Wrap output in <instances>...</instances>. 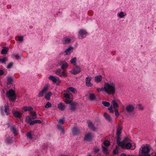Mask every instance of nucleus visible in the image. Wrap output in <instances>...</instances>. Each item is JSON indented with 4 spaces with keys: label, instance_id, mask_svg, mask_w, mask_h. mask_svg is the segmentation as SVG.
Listing matches in <instances>:
<instances>
[{
    "label": "nucleus",
    "instance_id": "nucleus-9",
    "mask_svg": "<svg viewBox=\"0 0 156 156\" xmlns=\"http://www.w3.org/2000/svg\"><path fill=\"white\" fill-rule=\"evenodd\" d=\"M12 113L13 115L16 118H20L22 116V113L20 111L17 110H13Z\"/></svg>",
    "mask_w": 156,
    "mask_h": 156
},
{
    "label": "nucleus",
    "instance_id": "nucleus-31",
    "mask_svg": "<svg viewBox=\"0 0 156 156\" xmlns=\"http://www.w3.org/2000/svg\"><path fill=\"white\" fill-rule=\"evenodd\" d=\"M7 83L8 84H12L13 82V79L11 77H9L7 79Z\"/></svg>",
    "mask_w": 156,
    "mask_h": 156
},
{
    "label": "nucleus",
    "instance_id": "nucleus-30",
    "mask_svg": "<svg viewBox=\"0 0 156 156\" xmlns=\"http://www.w3.org/2000/svg\"><path fill=\"white\" fill-rule=\"evenodd\" d=\"M124 13L123 12L121 11L119 13H118V16L120 18H122L125 16Z\"/></svg>",
    "mask_w": 156,
    "mask_h": 156
},
{
    "label": "nucleus",
    "instance_id": "nucleus-50",
    "mask_svg": "<svg viewBox=\"0 0 156 156\" xmlns=\"http://www.w3.org/2000/svg\"><path fill=\"white\" fill-rule=\"evenodd\" d=\"M137 107H138V108L139 110H143L144 109V108H143V107H142V105L140 104H139L138 105Z\"/></svg>",
    "mask_w": 156,
    "mask_h": 156
},
{
    "label": "nucleus",
    "instance_id": "nucleus-15",
    "mask_svg": "<svg viewBox=\"0 0 156 156\" xmlns=\"http://www.w3.org/2000/svg\"><path fill=\"white\" fill-rule=\"evenodd\" d=\"M93 137V135L90 133H88L85 136L84 139L86 141L90 140Z\"/></svg>",
    "mask_w": 156,
    "mask_h": 156
},
{
    "label": "nucleus",
    "instance_id": "nucleus-2",
    "mask_svg": "<svg viewBox=\"0 0 156 156\" xmlns=\"http://www.w3.org/2000/svg\"><path fill=\"white\" fill-rule=\"evenodd\" d=\"M129 141L128 138L126 137L122 141L120 142V135H117V144L123 149H129L131 148L132 144Z\"/></svg>",
    "mask_w": 156,
    "mask_h": 156
},
{
    "label": "nucleus",
    "instance_id": "nucleus-56",
    "mask_svg": "<svg viewBox=\"0 0 156 156\" xmlns=\"http://www.w3.org/2000/svg\"><path fill=\"white\" fill-rule=\"evenodd\" d=\"M16 98H10L9 100L11 101H14L16 100Z\"/></svg>",
    "mask_w": 156,
    "mask_h": 156
},
{
    "label": "nucleus",
    "instance_id": "nucleus-18",
    "mask_svg": "<svg viewBox=\"0 0 156 156\" xmlns=\"http://www.w3.org/2000/svg\"><path fill=\"white\" fill-rule=\"evenodd\" d=\"M88 126L89 128H90L93 131H95L96 129L95 128L92 122L90 121H89L88 122Z\"/></svg>",
    "mask_w": 156,
    "mask_h": 156
},
{
    "label": "nucleus",
    "instance_id": "nucleus-42",
    "mask_svg": "<svg viewBox=\"0 0 156 156\" xmlns=\"http://www.w3.org/2000/svg\"><path fill=\"white\" fill-rule=\"evenodd\" d=\"M65 122V119L64 118H62L59 120V124H62Z\"/></svg>",
    "mask_w": 156,
    "mask_h": 156
},
{
    "label": "nucleus",
    "instance_id": "nucleus-55",
    "mask_svg": "<svg viewBox=\"0 0 156 156\" xmlns=\"http://www.w3.org/2000/svg\"><path fill=\"white\" fill-rule=\"evenodd\" d=\"M29 124L30 125H33L34 124V123L33 122V121H31L29 123Z\"/></svg>",
    "mask_w": 156,
    "mask_h": 156
},
{
    "label": "nucleus",
    "instance_id": "nucleus-64",
    "mask_svg": "<svg viewBox=\"0 0 156 156\" xmlns=\"http://www.w3.org/2000/svg\"><path fill=\"white\" fill-rule=\"evenodd\" d=\"M155 156H156V153H155Z\"/></svg>",
    "mask_w": 156,
    "mask_h": 156
},
{
    "label": "nucleus",
    "instance_id": "nucleus-39",
    "mask_svg": "<svg viewBox=\"0 0 156 156\" xmlns=\"http://www.w3.org/2000/svg\"><path fill=\"white\" fill-rule=\"evenodd\" d=\"M32 114V119H35L37 118V114L35 112H31Z\"/></svg>",
    "mask_w": 156,
    "mask_h": 156
},
{
    "label": "nucleus",
    "instance_id": "nucleus-3",
    "mask_svg": "<svg viewBox=\"0 0 156 156\" xmlns=\"http://www.w3.org/2000/svg\"><path fill=\"white\" fill-rule=\"evenodd\" d=\"M151 150L150 147L147 145L142 147L139 153V156H150L149 154Z\"/></svg>",
    "mask_w": 156,
    "mask_h": 156
},
{
    "label": "nucleus",
    "instance_id": "nucleus-41",
    "mask_svg": "<svg viewBox=\"0 0 156 156\" xmlns=\"http://www.w3.org/2000/svg\"><path fill=\"white\" fill-rule=\"evenodd\" d=\"M78 129L76 128H75L73 130V133L74 134H76L77 133H78Z\"/></svg>",
    "mask_w": 156,
    "mask_h": 156
},
{
    "label": "nucleus",
    "instance_id": "nucleus-40",
    "mask_svg": "<svg viewBox=\"0 0 156 156\" xmlns=\"http://www.w3.org/2000/svg\"><path fill=\"white\" fill-rule=\"evenodd\" d=\"M13 57H14L16 58L17 59H18L20 58V57L19 55L16 54H13L12 55Z\"/></svg>",
    "mask_w": 156,
    "mask_h": 156
},
{
    "label": "nucleus",
    "instance_id": "nucleus-17",
    "mask_svg": "<svg viewBox=\"0 0 156 156\" xmlns=\"http://www.w3.org/2000/svg\"><path fill=\"white\" fill-rule=\"evenodd\" d=\"M102 80V76L101 75H98L94 77L95 81L98 83L101 82Z\"/></svg>",
    "mask_w": 156,
    "mask_h": 156
},
{
    "label": "nucleus",
    "instance_id": "nucleus-7",
    "mask_svg": "<svg viewBox=\"0 0 156 156\" xmlns=\"http://www.w3.org/2000/svg\"><path fill=\"white\" fill-rule=\"evenodd\" d=\"M81 72V69L77 66H75V67L70 71V73L74 75L79 73Z\"/></svg>",
    "mask_w": 156,
    "mask_h": 156
},
{
    "label": "nucleus",
    "instance_id": "nucleus-52",
    "mask_svg": "<svg viewBox=\"0 0 156 156\" xmlns=\"http://www.w3.org/2000/svg\"><path fill=\"white\" fill-rule=\"evenodd\" d=\"M4 73V72L2 70L0 69V76H1L3 75Z\"/></svg>",
    "mask_w": 156,
    "mask_h": 156
},
{
    "label": "nucleus",
    "instance_id": "nucleus-10",
    "mask_svg": "<svg viewBox=\"0 0 156 156\" xmlns=\"http://www.w3.org/2000/svg\"><path fill=\"white\" fill-rule=\"evenodd\" d=\"M59 64L62 69L66 70L65 69L68 67V64L65 61H61Z\"/></svg>",
    "mask_w": 156,
    "mask_h": 156
},
{
    "label": "nucleus",
    "instance_id": "nucleus-37",
    "mask_svg": "<svg viewBox=\"0 0 156 156\" xmlns=\"http://www.w3.org/2000/svg\"><path fill=\"white\" fill-rule=\"evenodd\" d=\"M71 94L68 92V93L65 94L64 98H70L71 97Z\"/></svg>",
    "mask_w": 156,
    "mask_h": 156
},
{
    "label": "nucleus",
    "instance_id": "nucleus-44",
    "mask_svg": "<svg viewBox=\"0 0 156 156\" xmlns=\"http://www.w3.org/2000/svg\"><path fill=\"white\" fill-rule=\"evenodd\" d=\"M115 116L117 117L119 116V112L117 109H115Z\"/></svg>",
    "mask_w": 156,
    "mask_h": 156
},
{
    "label": "nucleus",
    "instance_id": "nucleus-27",
    "mask_svg": "<svg viewBox=\"0 0 156 156\" xmlns=\"http://www.w3.org/2000/svg\"><path fill=\"white\" fill-rule=\"evenodd\" d=\"M65 108V107L64 104L60 103L59 104V109L63 111L64 110Z\"/></svg>",
    "mask_w": 156,
    "mask_h": 156
},
{
    "label": "nucleus",
    "instance_id": "nucleus-28",
    "mask_svg": "<svg viewBox=\"0 0 156 156\" xmlns=\"http://www.w3.org/2000/svg\"><path fill=\"white\" fill-rule=\"evenodd\" d=\"M112 104L113 106V108L115 109H117V108L119 107V105L115 101H112Z\"/></svg>",
    "mask_w": 156,
    "mask_h": 156
},
{
    "label": "nucleus",
    "instance_id": "nucleus-33",
    "mask_svg": "<svg viewBox=\"0 0 156 156\" xmlns=\"http://www.w3.org/2000/svg\"><path fill=\"white\" fill-rule=\"evenodd\" d=\"M102 104L103 105L106 107H108L110 105V103L108 102H107L105 101H103L102 102Z\"/></svg>",
    "mask_w": 156,
    "mask_h": 156
},
{
    "label": "nucleus",
    "instance_id": "nucleus-11",
    "mask_svg": "<svg viewBox=\"0 0 156 156\" xmlns=\"http://www.w3.org/2000/svg\"><path fill=\"white\" fill-rule=\"evenodd\" d=\"M67 76V71L66 70L62 69H59V76L62 77H66Z\"/></svg>",
    "mask_w": 156,
    "mask_h": 156
},
{
    "label": "nucleus",
    "instance_id": "nucleus-1",
    "mask_svg": "<svg viewBox=\"0 0 156 156\" xmlns=\"http://www.w3.org/2000/svg\"><path fill=\"white\" fill-rule=\"evenodd\" d=\"M104 90L109 95L113 96L115 92V85L113 83H105L104 84Z\"/></svg>",
    "mask_w": 156,
    "mask_h": 156
},
{
    "label": "nucleus",
    "instance_id": "nucleus-49",
    "mask_svg": "<svg viewBox=\"0 0 156 156\" xmlns=\"http://www.w3.org/2000/svg\"><path fill=\"white\" fill-rule=\"evenodd\" d=\"M88 94H89V98H95V95L94 94H89L88 93Z\"/></svg>",
    "mask_w": 156,
    "mask_h": 156
},
{
    "label": "nucleus",
    "instance_id": "nucleus-60",
    "mask_svg": "<svg viewBox=\"0 0 156 156\" xmlns=\"http://www.w3.org/2000/svg\"><path fill=\"white\" fill-rule=\"evenodd\" d=\"M95 98H90V100H94Z\"/></svg>",
    "mask_w": 156,
    "mask_h": 156
},
{
    "label": "nucleus",
    "instance_id": "nucleus-29",
    "mask_svg": "<svg viewBox=\"0 0 156 156\" xmlns=\"http://www.w3.org/2000/svg\"><path fill=\"white\" fill-rule=\"evenodd\" d=\"M76 57L73 58L71 60V63L76 66Z\"/></svg>",
    "mask_w": 156,
    "mask_h": 156
},
{
    "label": "nucleus",
    "instance_id": "nucleus-24",
    "mask_svg": "<svg viewBox=\"0 0 156 156\" xmlns=\"http://www.w3.org/2000/svg\"><path fill=\"white\" fill-rule=\"evenodd\" d=\"M64 42H63L65 44H69L71 42V39L70 38L66 37L64 39Z\"/></svg>",
    "mask_w": 156,
    "mask_h": 156
},
{
    "label": "nucleus",
    "instance_id": "nucleus-14",
    "mask_svg": "<svg viewBox=\"0 0 156 156\" xmlns=\"http://www.w3.org/2000/svg\"><path fill=\"white\" fill-rule=\"evenodd\" d=\"M126 109L128 112H131L134 109V107L131 105H128L126 107Z\"/></svg>",
    "mask_w": 156,
    "mask_h": 156
},
{
    "label": "nucleus",
    "instance_id": "nucleus-48",
    "mask_svg": "<svg viewBox=\"0 0 156 156\" xmlns=\"http://www.w3.org/2000/svg\"><path fill=\"white\" fill-rule=\"evenodd\" d=\"M23 38L22 36H20L19 37L18 40L20 42H23Z\"/></svg>",
    "mask_w": 156,
    "mask_h": 156
},
{
    "label": "nucleus",
    "instance_id": "nucleus-51",
    "mask_svg": "<svg viewBox=\"0 0 156 156\" xmlns=\"http://www.w3.org/2000/svg\"><path fill=\"white\" fill-rule=\"evenodd\" d=\"M108 109L111 113H113V110L112 106H111L110 108H108Z\"/></svg>",
    "mask_w": 156,
    "mask_h": 156
},
{
    "label": "nucleus",
    "instance_id": "nucleus-57",
    "mask_svg": "<svg viewBox=\"0 0 156 156\" xmlns=\"http://www.w3.org/2000/svg\"><path fill=\"white\" fill-rule=\"evenodd\" d=\"M99 151V149L98 148H96L94 149V151L96 152H97L98 151Z\"/></svg>",
    "mask_w": 156,
    "mask_h": 156
},
{
    "label": "nucleus",
    "instance_id": "nucleus-21",
    "mask_svg": "<svg viewBox=\"0 0 156 156\" xmlns=\"http://www.w3.org/2000/svg\"><path fill=\"white\" fill-rule=\"evenodd\" d=\"M49 79L52 80L54 83H56L57 80L55 76H51L49 77Z\"/></svg>",
    "mask_w": 156,
    "mask_h": 156
},
{
    "label": "nucleus",
    "instance_id": "nucleus-47",
    "mask_svg": "<svg viewBox=\"0 0 156 156\" xmlns=\"http://www.w3.org/2000/svg\"><path fill=\"white\" fill-rule=\"evenodd\" d=\"M12 65L13 63L12 62H10L9 64L7 66L6 68L7 69H10L12 67Z\"/></svg>",
    "mask_w": 156,
    "mask_h": 156
},
{
    "label": "nucleus",
    "instance_id": "nucleus-32",
    "mask_svg": "<svg viewBox=\"0 0 156 156\" xmlns=\"http://www.w3.org/2000/svg\"><path fill=\"white\" fill-rule=\"evenodd\" d=\"M5 113L6 115H8L9 113V108L7 106L5 105Z\"/></svg>",
    "mask_w": 156,
    "mask_h": 156
},
{
    "label": "nucleus",
    "instance_id": "nucleus-26",
    "mask_svg": "<svg viewBox=\"0 0 156 156\" xmlns=\"http://www.w3.org/2000/svg\"><path fill=\"white\" fill-rule=\"evenodd\" d=\"M26 136L29 139H32V132L30 131V132H28L26 134Z\"/></svg>",
    "mask_w": 156,
    "mask_h": 156
},
{
    "label": "nucleus",
    "instance_id": "nucleus-43",
    "mask_svg": "<svg viewBox=\"0 0 156 156\" xmlns=\"http://www.w3.org/2000/svg\"><path fill=\"white\" fill-rule=\"evenodd\" d=\"M97 90L98 92L103 91L104 90L105 91L104 87V88L101 87V88H97Z\"/></svg>",
    "mask_w": 156,
    "mask_h": 156
},
{
    "label": "nucleus",
    "instance_id": "nucleus-34",
    "mask_svg": "<svg viewBox=\"0 0 156 156\" xmlns=\"http://www.w3.org/2000/svg\"><path fill=\"white\" fill-rule=\"evenodd\" d=\"M52 94V93L51 92H48L45 93L44 98H50Z\"/></svg>",
    "mask_w": 156,
    "mask_h": 156
},
{
    "label": "nucleus",
    "instance_id": "nucleus-54",
    "mask_svg": "<svg viewBox=\"0 0 156 156\" xmlns=\"http://www.w3.org/2000/svg\"><path fill=\"white\" fill-rule=\"evenodd\" d=\"M36 121V123H41V121L39 120H35Z\"/></svg>",
    "mask_w": 156,
    "mask_h": 156
},
{
    "label": "nucleus",
    "instance_id": "nucleus-38",
    "mask_svg": "<svg viewBox=\"0 0 156 156\" xmlns=\"http://www.w3.org/2000/svg\"><path fill=\"white\" fill-rule=\"evenodd\" d=\"M8 51L6 49L3 48L1 52L2 54H5Z\"/></svg>",
    "mask_w": 156,
    "mask_h": 156
},
{
    "label": "nucleus",
    "instance_id": "nucleus-22",
    "mask_svg": "<svg viewBox=\"0 0 156 156\" xmlns=\"http://www.w3.org/2000/svg\"><path fill=\"white\" fill-rule=\"evenodd\" d=\"M23 109L25 112L31 111L33 109V108L30 106H24L23 108Z\"/></svg>",
    "mask_w": 156,
    "mask_h": 156
},
{
    "label": "nucleus",
    "instance_id": "nucleus-23",
    "mask_svg": "<svg viewBox=\"0 0 156 156\" xmlns=\"http://www.w3.org/2000/svg\"><path fill=\"white\" fill-rule=\"evenodd\" d=\"M122 129V128L121 126H119L117 129L116 134L117 135H120L121 133V131Z\"/></svg>",
    "mask_w": 156,
    "mask_h": 156
},
{
    "label": "nucleus",
    "instance_id": "nucleus-19",
    "mask_svg": "<svg viewBox=\"0 0 156 156\" xmlns=\"http://www.w3.org/2000/svg\"><path fill=\"white\" fill-rule=\"evenodd\" d=\"M67 90L69 92L71 91L74 94L76 93L77 92L76 90L73 87H69L67 89Z\"/></svg>",
    "mask_w": 156,
    "mask_h": 156
},
{
    "label": "nucleus",
    "instance_id": "nucleus-46",
    "mask_svg": "<svg viewBox=\"0 0 156 156\" xmlns=\"http://www.w3.org/2000/svg\"><path fill=\"white\" fill-rule=\"evenodd\" d=\"M60 130L61 131V134H63L64 133V131L63 129V127L62 126H59V130Z\"/></svg>",
    "mask_w": 156,
    "mask_h": 156
},
{
    "label": "nucleus",
    "instance_id": "nucleus-4",
    "mask_svg": "<svg viewBox=\"0 0 156 156\" xmlns=\"http://www.w3.org/2000/svg\"><path fill=\"white\" fill-rule=\"evenodd\" d=\"M64 100L66 104H70V109L71 110L74 111L76 109L77 103L75 102H73L72 98H66Z\"/></svg>",
    "mask_w": 156,
    "mask_h": 156
},
{
    "label": "nucleus",
    "instance_id": "nucleus-35",
    "mask_svg": "<svg viewBox=\"0 0 156 156\" xmlns=\"http://www.w3.org/2000/svg\"><path fill=\"white\" fill-rule=\"evenodd\" d=\"M51 103L49 102H48L46 105H45L44 107L45 108H48L51 107Z\"/></svg>",
    "mask_w": 156,
    "mask_h": 156
},
{
    "label": "nucleus",
    "instance_id": "nucleus-13",
    "mask_svg": "<svg viewBox=\"0 0 156 156\" xmlns=\"http://www.w3.org/2000/svg\"><path fill=\"white\" fill-rule=\"evenodd\" d=\"M92 78V77L91 76L87 77L86 78V84L88 87H90L93 86V84L90 82Z\"/></svg>",
    "mask_w": 156,
    "mask_h": 156
},
{
    "label": "nucleus",
    "instance_id": "nucleus-53",
    "mask_svg": "<svg viewBox=\"0 0 156 156\" xmlns=\"http://www.w3.org/2000/svg\"><path fill=\"white\" fill-rule=\"evenodd\" d=\"M118 151L117 150H115L113 151V153L114 154H115L118 153Z\"/></svg>",
    "mask_w": 156,
    "mask_h": 156
},
{
    "label": "nucleus",
    "instance_id": "nucleus-16",
    "mask_svg": "<svg viewBox=\"0 0 156 156\" xmlns=\"http://www.w3.org/2000/svg\"><path fill=\"white\" fill-rule=\"evenodd\" d=\"M73 49V47L72 46H70L65 50V52L66 53V54L67 55H69L72 51Z\"/></svg>",
    "mask_w": 156,
    "mask_h": 156
},
{
    "label": "nucleus",
    "instance_id": "nucleus-59",
    "mask_svg": "<svg viewBox=\"0 0 156 156\" xmlns=\"http://www.w3.org/2000/svg\"><path fill=\"white\" fill-rule=\"evenodd\" d=\"M120 156H126V155L124 154H122Z\"/></svg>",
    "mask_w": 156,
    "mask_h": 156
},
{
    "label": "nucleus",
    "instance_id": "nucleus-58",
    "mask_svg": "<svg viewBox=\"0 0 156 156\" xmlns=\"http://www.w3.org/2000/svg\"><path fill=\"white\" fill-rule=\"evenodd\" d=\"M56 74L58 75V70L57 69L56 70Z\"/></svg>",
    "mask_w": 156,
    "mask_h": 156
},
{
    "label": "nucleus",
    "instance_id": "nucleus-62",
    "mask_svg": "<svg viewBox=\"0 0 156 156\" xmlns=\"http://www.w3.org/2000/svg\"><path fill=\"white\" fill-rule=\"evenodd\" d=\"M47 98V99H48V100H50V98Z\"/></svg>",
    "mask_w": 156,
    "mask_h": 156
},
{
    "label": "nucleus",
    "instance_id": "nucleus-20",
    "mask_svg": "<svg viewBox=\"0 0 156 156\" xmlns=\"http://www.w3.org/2000/svg\"><path fill=\"white\" fill-rule=\"evenodd\" d=\"M104 116L105 118V119L108 121L111 122L112 120L111 118L110 115H108L107 113H105L104 114Z\"/></svg>",
    "mask_w": 156,
    "mask_h": 156
},
{
    "label": "nucleus",
    "instance_id": "nucleus-45",
    "mask_svg": "<svg viewBox=\"0 0 156 156\" xmlns=\"http://www.w3.org/2000/svg\"><path fill=\"white\" fill-rule=\"evenodd\" d=\"M6 61V58H0V62L2 63H4Z\"/></svg>",
    "mask_w": 156,
    "mask_h": 156
},
{
    "label": "nucleus",
    "instance_id": "nucleus-61",
    "mask_svg": "<svg viewBox=\"0 0 156 156\" xmlns=\"http://www.w3.org/2000/svg\"><path fill=\"white\" fill-rule=\"evenodd\" d=\"M33 122H34V124L35 123H36V120H34V121H33Z\"/></svg>",
    "mask_w": 156,
    "mask_h": 156
},
{
    "label": "nucleus",
    "instance_id": "nucleus-36",
    "mask_svg": "<svg viewBox=\"0 0 156 156\" xmlns=\"http://www.w3.org/2000/svg\"><path fill=\"white\" fill-rule=\"evenodd\" d=\"M32 121V119L29 116H27L26 118V121L27 123H29Z\"/></svg>",
    "mask_w": 156,
    "mask_h": 156
},
{
    "label": "nucleus",
    "instance_id": "nucleus-25",
    "mask_svg": "<svg viewBox=\"0 0 156 156\" xmlns=\"http://www.w3.org/2000/svg\"><path fill=\"white\" fill-rule=\"evenodd\" d=\"M11 131L12 132L15 136L17 135V131L16 129L13 127H12L11 128Z\"/></svg>",
    "mask_w": 156,
    "mask_h": 156
},
{
    "label": "nucleus",
    "instance_id": "nucleus-5",
    "mask_svg": "<svg viewBox=\"0 0 156 156\" xmlns=\"http://www.w3.org/2000/svg\"><path fill=\"white\" fill-rule=\"evenodd\" d=\"M110 145V142L107 140H105L103 143V144L102 145V147L103 148V152L106 154L108 153V147Z\"/></svg>",
    "mask_w": 156,
    "mask_h": 156
},
{
    "label": "nucleus",
    "instance_id": "nucleus-12",
    "mask_svg": "<svg viewBox=\"0 0 156 156\" xmlns=\"http://www.w3.org/2000/svg\"><path fill=\"white\" fill-rule=\"evenodd\" d=\"M16 93L15 91L12 89H10L9 91L7 92L6 96L9 97H15Z\"/></svg>",
    "mask_w": 156,
    "mask_h": 156
},
{
    "label": "nucleus",
    "instance_id": "nucleus-6",
    "mask_svg": "<svg viewBox=\"0 0 156 156\" xmlns=\"http://www.w3.org/2000/svg\"><path fill=\"white\" fill-rule=\"evenodd\" d=\"M87 31L83 29H80L78 32V35L80 39H83L86 37Z\"/></svg>",
    "mask_w": 156,
    "mask_h": 156
},
{
    "label": "nucleus",
    "instance_id": "nucleus-8",
    "mask_svg": "<svg viewBox=\"0 0 156 156\" xmlns=\"http://www.w3.org/2000/svg\"><path fill=\"white\" fill-rule=\"evenodd\" d=\"M49 88L48 85H45L43 88L42 90L41 91L39 94L38 96L39 97H43L44 94L48 90Z\"/></svg>",
    "mask_w": 156,
    "mask_h": 156
},
{
    "label": "nucleus",
    "instance_id": "nucleus-63",
    "mask_svg": "<svg viewBox=\"0 0 156 156\" xmlns=\"http://www.w3.org/2000/svg\"><path fill=\"white\" fill-rule=\"evenodd\" d=\"M61 156H66V155H62Z\"/></svg>",
    "mask_w": 156,
    "mask_h": 156
}]
</instances>
